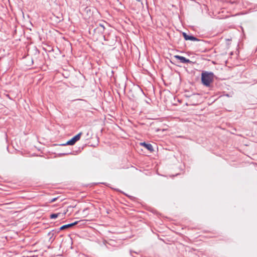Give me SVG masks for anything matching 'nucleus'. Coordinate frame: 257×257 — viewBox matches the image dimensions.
Here are the masks:
<instances>
[{
  "instance_id": "7",
  "label": "nucleus",
  "mask_w": 257,
  "mask_h": 257,
  "mask_svg": "<svg viewBox=\"0 0 257 257\" xmlns=\"http://www.w3.org/2000/svg\"><path fill=\"white\" fill-rule=\"evenodd\" d=\"M60 215V213L52 214L51 215L50 218L52 219H55V218H56Z\"/></svg>"
},
{
  "instance_id": "1",
  "label": "nucleus",
  "mask_w": 257,
  "mask_h": 257,
  "mask_svg": "<svg viewBox=\"0 0 257 257\" xmlns=\"http://www.w3.org/2000/svg\"><path fill=\"white\" fill-rule=\"evenodd\" d=\"M213 74L211 73L204 72L202 73L201 80L203 84L209 86L213 80Z\"/></svg>"
},
{
  "instance_id": "4",
  "label": "nucleus",
  "mask_w": 257,
  "mask_h": 257,
  "mask_svg": "<svg viewBox=\"0 0 257 257\" xmlns=\"http://www.w3.org/2000/svg\"><path fill=\"white\" fill-rule=\"evenodd\" d=\"M183 35L184 39L186 40H191V41L197 40V39L196 38H195L194 37L192 36H189V35H187V34L185 33H183Z\"/></svg>"
},
{
  "instance_id": "5",
  "label": "nucleus",
  "mask_w": 257,
  "mask_h": 257,
  "mask_svg": "<svg viewBox=\"0 0 257 257\" xmlns=\"http://www.w3.org/2000/svg\"><path fill=\"white\" fill-rule=\"evenodd\" d=\"M141 145L144 146L146 149L151 152H153L154 151L153 147L151 144H148L145 143H141Z\"/></svg>"
},
{
  "instance_id": "8",
  "label": "nucleus",
  "mask_w": 257,
  "mask_h": 257,
  "mask_svg": "<svg viewBox=\"0 0 257 257\" xmlns=\"http://www.w3.org/2000/svg\"><path fill=\"white\" fill-rule=\"evenodd\" d=\"M57 199V198H54L53 199H52L50 201V203H52V202H54V201H55Z\"/></svg>"
},
{
  "instance_id": "6",
  "label": "nucleus",
  "mask_w": 257,
  "mask_h": 257,
  "mask_svg": "<svg viewBox=\"0 0 257 257\" xmlns=\"http://www.w3.org/2000/svg\"><path fill=\"white\" fill-rule=\"evenodd\" d=\"M77 223V222H75L73 223H71V224H69L63 225V226L61 227L60 229L61 230H63V229H64L65 228L71 227V226L76 224Z\"/></svg>"
},
{
  "instance_id": "9",
  "label": "nucleus",
  "mask_w": 257,
  "mask_h": 257,
  "mask_svg": "<svg viewBox=\"0 0 257 257\" xmlns=\"http://www.w3.org/2000/svg\"><path fill=\"white\" fill-rule=\"evenodd\" d=\"M136 1L138 2V4H139V5H142V3H141V1H140V0H136Z\"/></svg>"
},
{
  "instance_id": "2",
  "label": "nucleus",
  "mask_w": 257,
  "mask_h": 257,
  "mask_svg": "<svg viewBox=\"0 0 257 257\" xmlns=\"http://www.w3.org/2000/svg\"><path fill=\"white\" fill-rule=\"evenodd\" d=\"M82 133H79L78 134L74 136L73 138H72L71 140L68 141L66 145H73L75 144V143L79 141L81 138V136L82 135Z\"/></svg>"
},
{
  "instance_id": "3",
  "label": "nucleus",
  "mask_w": 257,
  "mask_h": 257,
  "mask_svg": "<svg viewBox=\"0 0 257 257\" xmlns=\"http://www.w3.org/2000/svg\"><path fill=\"white\" fill-rule=\"evenodd\" d=\"M174 57L178 60H179L182 63H189L190 62V61L189 59H186V58L179 56V55H175L174 56Z\"/></svg>"
}]
</instances>
